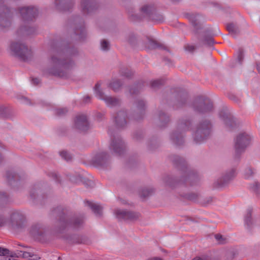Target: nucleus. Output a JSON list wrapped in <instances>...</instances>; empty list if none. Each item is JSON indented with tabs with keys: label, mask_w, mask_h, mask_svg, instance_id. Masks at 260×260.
I'll return each mask as SVG.
<instances>
[{
	"label": "nucleus",
	"mask_w": 260,
	"mask_h": 260,
	"mask_svg": "<svg viewBox=\"0 0 260 260\" xmlns=\"http://www.w3.org/2000/svg\"><path fill=\"white\" fill-rule=\"evenodd\" d=\"M78 55L75 47L64 41H52L47 60L46 72L54 76L67 78L76 66L73 58Z\"/></svg>",
	"instance_id": "obj_1"
},
{
	"label": "nucleus",
	"mask_w": 260,
	"mask_h": 260,
	"mask_svg": "<svg viewBox=\"0 0 260 260\" xmlns=\"http://www.w3.org/2000/svg\"><path fill=\"white\" fill-rule=\"evenodd\" d=\"M169 158L174 167L179 171V176L167 175L163 179V182L167 186L172 188L179 187L180 185H189L194 186L198 184L201 177L198 172L191 169L185 160L180 156L172 154Z\"/></svg>",
	"instance_id": "obj_2"
},
{
	"label": "nucleus",
	"mask_w": 260,
	"mask_h": 260,
	"mask_svg": "<svg viewBox=\"0 0 260 260\" xmlns=\"http://www.w3.org/2000/svg\"><path fill=\"white\" fill-rule=\"evenodd\" d=\"M53 216L58 217L54 229L56 235L61 234L70 227L78 230L84 227L85 217L83 215H75L68 207L58 206L51 211Z\"/></svg>",
	"instance_id": "obj_3"
},
{
	"label": "nucleus",
	"mask_w": 260,
	"mask_h": 260,
	"mask_svg": "<svg viewBox=\"0 0 260 260\" xmlns=\"http://www.w3.org/2000/svg\"><path fill=\"white\" fill-rule=\"evenodd\" d=\"M189 95L184 90L177 87H172L163 92L160 102L164 108H172L174 110L184 108L189 102Z\"/></svg>",
	"instance_id": "obj_4"
},
{
	"label": "nucleus",
	"mask_w": 260,
	"mask_h": 260,
	"mask_svg": "<svg viewBox=\"0 0 260 260\" xmlns=\"http://www.w3.org/2000/svg\"><path fill=\"white\" fill-rule=\"evenodd\" d=\"M212 124L208 119L200 120L196 126V129L192 134L193 142L200 144L209 138L212 132Z\"/></svg>",
	"instance_id": "obj_5"
},
{
	"label": "nucleus",
	"mask_w": 260,
	"mask_h": 260,
	"mask_svg": "<svg viewBox=\"0 0 260 260\" xmlns=\"http://www.w3.org/2000/svg\"><path fill=\"white\" fill-rule=\"evenodd\" d=\"M190 107L192 110L200 114H207L213 110V105L211 101L204 96H199L192 102Z\"/></svg>",
	"instance_id": "obj_6"
},
{
	"label": "nucleus",
	"mask_w": 260,
	"mask_h": 260,
	"mask_svg": "<svg viewBox=\"0 0 260 260\" xmlns=\"http://www.w3.org/2000/svg\"><path fill=\"white\" fill-rule=\"evenodd\" d=\"M10 50L12 55L19 60L27 61L32 57V52L25 45L19 42H13L10 45Z\"/></svg>",
	"instance_id": "obj_7"
},
{
	"label": "nucleus",
	"mask_w": 260,
	"mask_h": 260,
	"mask_svg": "<svg viewBox=\"0 0 260 260\" xmlns=\"http://www.w3.org/2000/svg\"><path fill=\"white\" fill-rule=\"evenodd\" d=\"M251 136L248 133L242 132L239 133L234 138V149L235 156L239 158L245 149L250 145L251 140Z\"/></svg>",
	"instance_id": "obj_8"
},
{
	"label": "nucleus",
	"mask_w": 260,
	"mask_h": 260,
	"mask_svg": "<svg viewBox=\"0 0 260 260\" xmlns=\"http://www.w3.org/2000/svg\"><path fill=\"white\" fill-rule=\"evenodd\" d=\"M68 25L73 28L76 39L83 40L85 37V31L84 22L82 19L78 16H74L68 21Z\"/></svg>",
	"instance_id": "obj_9"
},
{
	"label": "nucleus",
	"mask_w": 260,
	"mask_h": 260,
	"mask_svg": "<svg viewBox=\"0 0 260 260\" xmlns=\"http://www.w3.org/2000/svg\"><path fill=\"white\" fill-rule=\"evenodd\" d=\"M236 176V170L232 169L221 174L213 183V188L216 189L223 188L230 183Z\"/></svg>",
	"instance_id": "obj_10"
},
{
	"label": "nucleus",
	"mask_w": 260,
	"mask_h": 260,
	"mask_svg": "<svg viewBox=\"0 0 260 260\" xmlns=\"http://www.w3.org/2000/svg\"><path fill=\"white\" fill-rule=\"evenodd\" d=\"M219 117L223 121L224 124L229 131L238 127L239 123L237 119L226 109H222L219 112Z\"/></svg>",
	"instance_id": "obj_11"
},
{
	"label": "nucleus",
	"mask_w": 260,
	"mask_h": 260,
	"mask_svg": "<svg viewBox=\"0 0 260 260\" xmlns=\"http://www.w3.org/2000/svg\"><path fill=\"white\" fill-rule=\"evenodd\" d=\"M110 162V155L104 150H98L93 154L91 163L95 167H104Z\"/></svg>",
	"instance_id": "obj_12"
},
{
	"label": "nucleus",
	"mask_w": 260,
	"mask_h": 260,
	"mask_svg": "<svg viewBox=\"0 0 260 260\" xmlns=\"http://www.w3.org/2000/svg\"><path fill=\"white\" fill-rule=\"evenodd\" d=\"M194 123L193 117L188 114H184L178 117L176 121V128L184 132L192 129Z\"/></svg>",
	"instance_id": "obj_13"
},
{
	"label": "nucleus",
	"mask_w": 260,
	"mask_h": 260,
	"mask_svg": "<svg viewBox=\"0 0 260 260\" xmlns=\"http://www.w3.org/2000/svg\"><path fill=\"white\" fill-rule=\"evenodd\" d=\"M109 134L111 136V142L109 146L110 149L115 154L121 155L123 154L126 150V146L124 141L119 136L112 137V133L109 131Z\"/></svg>",
	"instance_id": "obj_14"
},
{
	"label": "nucleus",
	"mask_w": 260,
	"mask_h": 260,
	"mask_svg": "<svg viewBox=\"0 0 260 260\" xmlns=\"http://www.w3.org/2000/svg\"><path fill=\"white\" fill-rule=\"evenodd\" d=\"M13 12L5 5L0 6V29H4L10 27Z\"/></svg>",
	"instance_id": "obj_15"
},
{
	"label": "nucleus",
	"mask_w": 260,
	"mask_h": 260,
	"mask_svg": "<svg viewBox=\"0 0 260 260\" xmlns=\"http://www.w3.org/2000/svg\"><path fill=\"white\" fill-rule=\"evenodd\" d=\"M133 117L136 121H140L144 118L146 109V102L141 99H137L133 106Z\"/></svg>",
	"instance_id": "obj_16"
},
{
	"label": "nucleus",
	"mask_w": 260,
	"mask_h": 260,
	"mask_svg": "<svg viewBox=\"0 0 260 260\" xmlns=\"http://www.w3.org/2000/svg\"><path fill=\"white\" fill-rule=\"evenodd\" d=\"M185 17L189 20L192 25L193 29L192 32L197 36L200 34L201 30L202 29V20L203 17L201 15L198 13H187L185 14Z\"/></svg>",
	"instance_id": "obj_17"
},
{
	"label": "nucleus",
	"mask_w": 260,
	"mask_h": 260,
	"mask_svg": "<svg viewBox=\"0 0 260 260\" xmlns=\"http://www.w3.org/2000/svg\"><path fill=\"white\" fill-rule=\"evenodd\" d=\"M10 221L14 229L20 231L26 226V219L25 215L19 211H15L11 214Z\"/></svg>",
	"instance_id": "obj_18"
},
{
	"label": "nucleus",
	"mask_w": 260,
	"mask_h": 260,
	"mask_svg": "<svg viewBox=\"0 0 260 260\" xmlns=\"http://www.w3.org/2000/svg\"><path fill=\"white\" fill-rule=\"evenodd\" d=\"M113 122L117 129H124L127 127L129 118L127 112L125 110L118 111L113 115Z\"/></svg>",
	"instance_id": "obj_19"
},
{
	"label": "nucleus",
	"mask_w": 260,
	"mask_h": 260,
	"mask_svg": "<svg viewBox=\"0 0 260 260\" xmlns=\"http://www.w3.org/2000/svg\"><path fill=\"white\" fill-rule=\"evenodd\" d=\"M155 10V6L152 4L143 5L140 9V14H130L129 18L133 21L140 20L144 18L149 19L152 12Z\"/></svg>",
	"instance_id": "obj_20"
},
{
	"label": "nucleus",
	"mask_w": 260,
	"mask_h": 260,
	"mask_svg": "<svg viewBox=\"0 0 260 260\" xmlns=\"http://www.w3.org/2000/svg\"><path fill=\"white\" fill-rule=\"evenodd\" d=\"M153 120L156 126L164 128L170 123L171 116L162 110H158L154 115Z\"/></svg>",
	"instance_id": "obj_21"
},
{
	"label": "nucleus",
	"mask_w": 260,
	"mask_h": 260,
	"mask_svg": "<svg viewBox=\"0 0 260 260\" xmlns=\"http://www.w3.org/2000/svg\"><path fill=\"white\" fill-rule=\"evenodd\" d=\"M81 8L83 13L90 14L100 10L101 5L95 0H81Z\"/></svg>",
	"instance_id": "obj_22"
},
{
	"label": "nucleus",
	"mask_w": 260,
	"mask_h": 260,
	"mask_svg": "<svg viewBox=\"0 0 260 260\" xmlns=\"http://www.w3.org/2000/svg\"><path fill=\"white\" fill-rule=\"evenodd\" d=\"M18 10L24 21L32 20L39 14L38 9L31 6L19 8Z\"/></svg>",
	"instance_id": "obj_23"
},
{
	"label": "nucleus",
	"mask_w": 260,
	"mask_h": 260,
	"mask_svg": "<svg viewBox=\"0 0 260 260\" xmlns=\"http://www.w3.org/2000/svg\"><path fill=\"white\" fill-rule=\"evenodd\" d=\"M43 183L38 182L34 185L29 192L30 199L36 203L42 204L44 195L42 193Z\"/></svg>",
	"instance_id": "obj_24"
},
{
	"label": "nucleus",
	"mask_w": 260,
	"mask_h": 260,
	"mask_svg": "<svg viewBox=\"0 0 260 260\" xmlns=\"http://www.w3.org/2000/svg\"><path fill=\"white\" fill-rule=\"evenodd\" d=\"M116 217L119 220L135 221L140 216V214L132 211L117 209L115 211Z\"/></svg>",
	"instance_id": "obj_25"
},
{
	"label": "nucleus",
	"mask_w": 260,
	"mask_h": 260,
	"mask_svg": "<svg viewBox=\"0 0 260 260\" xmlns=\"http://www.w3.org/2000/svg\"><path fill=\"white\" fill-rule=\"evenodd\" d=\"M75 128L80 132H85L89 128V123L84 114L77 115L74 120Z\"/></svg>",
	"instance_id": "obj_26"
},
{
	"label": "nucleus",
	"mask_w": 260,
	"mask_h": 260,
	"mask_svg": "<svg viewBox=\"0 0 260 260\" xmlns=\"http://www.w3.org/2000/svg\"><path fill=\"white\" fill-rule=\"evenodd\" d=\"M185 133L176 128L172 131L169 135L171 142L175 145L181 146L184 144L185 142Z\"/></svg>",
	"instance_id": "obj_27"
},
{
	"label": "nucleus",
	"mask_w": 260,
	"mask_h": 260,
	"mask_svg": "<svg viewBox=\"0 0 260 260\" xmlns=\"http://www.w3.org/2000/svg\"><path fill=\"white\" fill-rule=\"evenodd\" d=\"M22 177L23 176L16 171L9 170L6 172V178L7 181L9 184L13 187L18 186L19 182L22 179Z\"/></svg>",
	"instance_id": "obj_28"
},
{
	"label": "nucleus",
	"mask_w": 260,
	"mask_h": 260,
	"mask_svg": "<svg viewBox=\"0 0 260 260\" xmlns=\"http://www.w3.org/2000/svg\"><path fill=\"white\" fill-rule=\"evenodd\" d=\"M55 9L60 11H68L72 9L75 4V0H54Z\"/></svg>",
	"instance_id": "obj_29"
},
{
	"label": "nucleus",
	"mask_w": 260,
	"mask_h": 260,
	"mask_svg": "<svg viewBox=\"0 0 260 260\" xmlns=\"http://www.w3.org/2000/svg\"><path fill=\"white\" fill-rule=\"evenodd\" d=\"M64 239L69 244H87L89 242L86 236L78 234L69 235L64 236Z\"/></svg>",
	"instance_id": "obj_30"
},
{
	"label": "nucleus",
	"mask_w": 260,
	"mask_h": 260,
	"mask_svg": "<svg viewBox=\"0 0 260 260\" xmlns=\"http://www.w3.org/2000/svg\"><path fill=\"white\" fill-rule=\"evenodd\" d=\"M45 233L44 226L39 223H37L32 225L30 233L35 238H39L43 237Z\"/></svg>",
	"instance_id": "obj_31"
},
{
	"label": "nucleus",
	"mask_w": 260,
	"mask_h": 260,
	"mask_svg": "<svg viewBox=\"0 0 260 260\" xmlns=\"http://www.w3.org/2000/svg\"><path fill=\"white\" fill-rule=\"evenodd\" d=\"M145 45L146 48L150 50L159 48L160 49L166 50L170 53H171L170 50L168 49L166 46L157 42L156 40L148 38Z\"/></svg>",
	"instance_id": "obj_32"
},
{
	"label": "nucleus",
	"mask_w": 260,
	"mask_h": 260,
	"mask_svg": "<svg viewBox=\"0 0 260 260\" xmlns=\"http://www.w3.org/2000/svg\"><path fill=\"white\" fill-rule=\"evenodd\" d=\"M85 204L92 210L96 216H102L103 208L101 205L89 201H86Z\"/></svg>",
	"instance_id": "obj_33"
},
{
	"label": "nucleus",
	"mask_w": 260,
	"mask_h": 260,
	"mask_svg": "<svg viewBox=\"0 0 260 260\" xmlns=\"http://www.w3.org/2000/svg\"><path fill=\"white\" fill-rule=\"evenodd\" d=\"M203 35L204 38L202 41L204 44L209 46L213 45L214 42L213 39L214 34L212 30L210 28L206 29L204 30Z\"/></svg>",
	"instance_id": "obj_34"
},
{
	"label": "nucleus",
	"mask_w": 260,
	"mask_h": 260,
	"mask_svg": "<svg viewBox=\"0 0 260 260\" xmlns=\"http://www.w3.org/2000/svg\"><path fill=\"white\" fill-rule=\"evenodd\" d=\"M154 192L155 189L153 187L145 186L140 189L139 194L141 198L145 199L152 196Z\"/></svg>",
	"instance_id": "obj_35"
},
{
	"label": "nucleus",
	"mask_w": 260,
	"mask_h": 260,
	"mask_svg": "<svg viewBox=\"0 0 260 260\" xmlns=\"http://www.w3.org/2000/svg\"><path fill=\"white\" fill-rule=\"evenodd\" d=\"M36 32V29L33 27L30 26H21L17 31V34L18 36H26L34 34Z\"/></svg>",
	"instance_id": "obj_36"
},
{
	"label": "nucleus",
	"mask_w": 260,
	"mask_h": 260,
	"mask_svg": "<svg viewBox=\"0 0 260 260\" xmlns=\"http://www.w3.org/2000/svg\"><path fill=\"white\" fill-rule=\"evenodd\" d=\"M144 87V82L142 80L138 81L134 85L129 87V92L132 95L138 94Z\"/></svg>",
	"instance_id": "obj_37"
},
{
	"label": "nucleus",
	"mask_w": 260,
	"mask_h": 260,
	"mask_svg": "<svg viewBox=\"0 0 260 260\" xmlns=\"http://www.w3.org/2000/svg\"><path fill=\"white\" fill-rule=\"evenodd\" d=\"M166 83L164 78L152 80L150 81L149 87L153 90H157L161 88Z\"/></svg>",
	"instance_id": "obj_38"
},
{
	"label": "nucleus",
	"mask_w": 260,
	"mask_h": 260,
	"mask_svg": "<svg viewBox=\"0 0 260 260\" xmlns=\"http://www.w3.org/2000/svg\"><path fill=\"white\" fill-rule=\"evenodd\" d=\"M105 102L107 106L111 108L120 106L121 100L117 97L108 96L105 99Z\"/></svg>",
	"instance_id": "obj_39"
},
{
	"label": "nucleus",
	"mask_w": 260,
	"mask_h": 260,
	"mask_svg": "<svg viewBox=\"0 0 260 260\" xmlns=\"http://www.w3.org/2000/svg\"><path fill=\"white\" fill-rule=\"evenodd\" d=\"M160 145V142L156 136H153L149 139L147 142V148L150 151H153Z\"/></svg>",
	"instance_id": "obj_40"
},
{
	"label": "nucleus",
	"mask_w": 260,
	"mask_h": 260,
	"mask_svg": "<svg viewBox=\"0 0 260 260\" xmlns=\"http://www.w3.org/2000/svg\"><path fill=\"white\" fill-rule=\"evenodd\" d=\"M123 84V83L121 80L119 79H115L109 83V87H110L115 92H117L119 90Z\"/></svg>",
	"instance_id": "obj_41"
},
{
	"label": "nucleus",
	"mask_w": 260,
	"mask_h": 260,
	"mask_svg": "<svg viewBox=\"0 0 260 260\" xmlns=\"http://www.w3.org/2000/svg\"><path fill=\"white\" fill-rule=\"evenodd\" d=\"M149 20H151L155 22H162L164 21V17L160 13L157 12L156 8L152 12V15L150 17Z\"/></svg>",
	"instance_id": "obj_42"
},
{
	"label": "nucleus",
	"mask_w": 260,
	"mask_h": 260,
	"mask_svg": "<svg viewBox=\"0 0 260 260\" xmlns=\"http://www.w3.org/2000/svg\"><path fill=\"white\" fill-rule=\"evenodd\" d=\"M251 210L248 209L247 211V215L245 217V222L247 224L248 228H252L255 225H256L255 221H253L251 218Z\"/></svg>",
	"instance_id": "obj_43"
},
{
	"label": "nucleus",
	"mask_w": 260,
	"mask_h": 260,
	"mask_svg": "<svg viewBox=\"0 0 260 260\" xmlns=\"http://www.w3.org/2000/svg\"><path fill=\"white\" fill-rule=\"evenodd\" d=\"M100 87L101 85L99 83H97L95 84L94 86L95 95L100 100L105 101V99H106L108 96V95H106L104 94L103 90L101 89Z\"/></svg>",
	"instance_id": "obj_44"
},
{
	"label": "nucleus",
	"mask_w": 260,
	"mask_h": 260,
	"mask_svg": "<svg viewBox=\"0 0 260 260\" xmlns=\"http://www.w3.org/2000/svg\"><path fill=\"white\" fill-rule=\"evenodd\" d=\"M179 193L180 196L183 198V199L192 201H194L197 200L199 197V194L194 192H190L187 193H181L180 192H179Z\"/></svg>",
	"instance_id": "obj_45"
},
{
	"label": "nucleus",
	"mask_w": 260,
	"mask_h": 260,
	"mask_svg": "<svg viewBox=\"0 0 260 260\" xmlns=\"http://www.w3.org/2000/svg\"><path fill=\"white\" fill-rule=\"evenodd\" d=\"M226 29L234 37H235L240 32L238 27L233 23L228 24L226 25Z\"/></svg>",
	"instance_id": "obj_46"
},
{
	"label": "nucleus",
	"mask_w": 260,
	"mask_h": 260,
	"mask_svg": "<svg viewBox=\"0 0 260 260\" xmlns=\"http://www.w3.org/2000/svg\"><path fill=\"white\" fill-rule=\"evenodd\" d=\"M120 74L121 76L132 79L134 76L135 72L126 68H123L120 70Z\"/></svg>",
	"instance_id": "obj_47"
},
{
	"label": "nucleus",
	"mask_w": 260,
	"mask_h": 260,
	"mask_svg": "<svg viewBox=\"0 0 260 260\" xmlns=\"http://www.w3.org/2000/svg\"><path fill=\"white\" fill-rule=\"evenodd\" d=\"M54 114L59 117H62L66 116L69 112L67 108H59L54 110Z\"/></svg>",
	"instance_id": "obj_48"
},
{
	"label": "nucleus",
	"mask_w": 260,
	"mask_h": 260,
	"mask_svg": "<svg viewBox=\"0 0 260 260\" xmlns=\"http://www.w3.org/2000/svg\"><path fill=\"white\" fill-rule=\"evenodd\" d=\"M127 41L131 46H135L137 44L138 40L136 35L131 32L127 36Z\"/></svg>",
	"instance_id": "obj_49"
},
{
	"label": "nucleus",
	"mask_w": 260,
	"mask_h": 260,
	"mask_svg": "<svg viewBox=\"0 0 260 260\" xmlns=\"http://www.w3.org/2000/svg\"><path fill=\"white\" fill-rule=\"evenodd\" d=\"M9 202V195L4 192H0V205H4Z\"/></svg>",
	"instance_id": "obj_50"
},
{
	"label": "nucleus",
	"mask_w": 260,
	"mask_h": 260,
	"mask_svg": "<svg viewBox=\"0 0 260 260\" xmlns=\"http://www.w3.org/2000/svg\"><path fill=\"white\" fill-rule=\"evenodd\" d=\"M250 188L256 194H260V183L258 182L255 181L251 184Z\"/></svg>",
	"instance_id": "obj_51"
},
{
	"label": "nucleus",
	"mask_w": 260,
	"mask_h": 260,
	"mask_svg": "<svg viewBox=\"0 0 260 260\" xmlns=\"http://www.w3.org/2000/svg\"><path fill=\"white\" fill-rule=\"evenodd\" d=\"M101 48L102 50L107 51L110 49V42L105 39H103L101 42Z\"/></svg>",
	"instance_id": "obj_52"
},
{
	"label": "nucleus",
	"mask_w": 260,
	"mask_h": 260,
	"mask_svg": "<svg viewBox=\"0 0 260 260\" xmlns=\"http://www.w3.org/2000/svg\"><path fill=\"white\" fill-rule=\"evenodd\" d=\"M244 177L249 179L254 175V172L251 167H247L244 172Z\"/></svg>",
	"instance_id": "obj_53"
},
{
	"label": "nucleus",
	"mask_w": 260,
	"mask_h": 260,
	"mask_svg": "<svg viewBox=\"0 0 260 260\" xmlns=\"http://www.w3.org/2000/svg\"><path fill=\"white\" fill-rule=\"evenodd\" d=\"M81 182H82L87 188H92L94 186V183L91 180L83 178L82 177Z\"/></svg>",
	"instance_id": "obj_54"
},
{
	"label": "nucleus",
	"mask_w": 260,
	"mask_h": 260,
	"mask_svg": "<svg viewBox=\"0 0 260 260\" xmlns=\"http://www.w3.org/2000/svg\"><path fill=\"white\" fill-rule=\"evenodd\" d=\"M82 177L80 175H71L69 176V180L74 183H78L81 182Z\"/></svg>",
	"instance_id": "obj_55"
},
{
	"label": "nucleus",
	"mask_w": 260,
	"mask_h": 260,
	"mask_svg": "<svg viewBox=\"0 0 260 260\" xmlns=\"http://www.w3.org/2000/svg\"><path fill=\"white\" fill-rule=\"evenodd\" d=\"M143 138V132L141 131H136L133 135V139L135 141H139Z\"/></svg>",
	"instance_id": "obj_56"
},
{
	"label": "nucleus",
	"mask_w": 260,
	"mask_h": 260,
	"mask_svg": "<svg viewBox=\"0 0 260 260\" xmlns=\"http://www.w3.org/2000/svg\"><path fill=\"white\" fill-rule=\"evenodd\" d=\"M60 155L66 161H70L72 159V156L69 153L65 151L60 152Z\"/></svg>",
	"instance_id": "obj_57"
},
{
	"label": "nucleus",
	"mask_w": 260,
	"mask_h": 260,
	"mask_svg": "<svg viewBox=\"0 0 260 260\" xmlns=\"http://www.w3.org/2000/svg\"><path fill=\"white\" fill-rule=\"evenodd\" d=\"M183 48L185 51H187L190 53H193L196 49V47L194 46L188 44H185Z\"/></svg>",
	"instance_id": "obj_58"
},
{
	"label": "nucleus",
	"mask_w": 260,
	"mask_h": 260,
	"mask_svg": "<svg viewBox=\"0 0 260 260\" xmlns=\"http://www.w3.org/2000/svg\"><path fill=\"white\" fill-rule=\"evenodd\" d=\"M3 258V260H15L14 257H18V255L17 254L16 252L10 251V254H8L6 256H5Z\"/></svg>",
	"instance_id": "obj_59"
},
{
	"label": "nucleus",
	"mask_w": 260,
	"mask_h": 260,
	"mask_svg": "<svg viewBox=\"0 0 260 260\" xmlns=\"http://www.w3.org/2000/svg\"><path fill=\"white\" fill-rule=\"evenodd\" d=\"M0 116L3 118H8L9 114L8 113L7 109L0 107Z\"/></svg>",
	"instance_id": "obj_60"
},
{
	"label": "nucleus",
	"mask_w": 260,
	"mask_h": 260,
	"mask_svg": "<svg viewBox=\"0 0 260 260\" xmlns=\"http://www.w3.org/2000/svg\"><path fill=\"white\" fill-rule=\"evenodd\" d=\"M244 51L242 49H240L239 50L238 56V60L240 64H241L243 59H244Z\"/></svg>",
	"instance_id": "obj_61"
},
{
	"label": "nucleus",
	"mask_w": 260,
	"mask_h": 260,
	"mask_svg": "<svg viewBox=\"0 0 260 260\" xmlns=\"http://www.w3.org/2000/svg\"><path fill=\"white\" fill-rule=\"evenodd\" d=\"M8 254H10L9 249L0 247V256H6Z\"/></svg>",
	"instance_id": "obj_62"
},
{
	"label": "nucleus",
	"mask_w": 260,
	"mask_h": 260,
	"mask_svg": "<svg viewBox=\"0 0 260 260\" xmlns=\"http://www.w3.org/2000/svg\"><path fill=\"white\" fill-rule=\"evenodd\" d=\"M213 198L212 197H208L205 198L202 201V204L204 205H207L211 204L213 201Z\"/></svg>",
	"instance_id": "obj_63"
},
{
	"label": "nucleus",
	"mask_w": 260,
	"mask_h": 260,
	"mask_svg": "<svg viewBox=\"0 0 260 260\" xmlns=\"http://www.w3.org/2000/svg\"><path fill=\"white\" fill-rule=\"evenodd\" d=\"M215 238L219 242L220 244L225 243V239L220 234H216L215 235Z\"/></svg>",
	"instance_id": "obj_64"
}]
</instances>
